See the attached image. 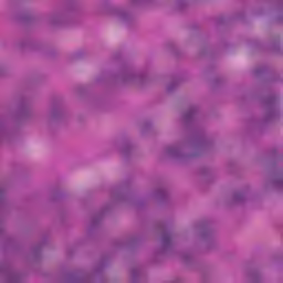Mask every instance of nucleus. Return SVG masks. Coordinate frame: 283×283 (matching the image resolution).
<instances>
[{
    "instance_id": "obj_1",
    "label": "nucleus",
    "mask_w": 283,
    "mask_h": 283,
    "mask_svg": "<svg viewBox=\"0 0 283 283\" xmlns=\"http://www.w3.org/2000/svg\"><path fill=\"white\" fill-rule=\"evenodd\" d=\"M200 106L193 104L181 115L180 123L185 135L181 139L165 146L164 156L175 163H187L191 158L202 156L216 146V137L202 127L198 114Z\"/></svg>"
},
{
    "instance_id": "obj_2",
    "label": "nucleus",
    "mask_w": 283,
    "mask_h": 283,
    "mask_svg": "<svg viewBox=\"0 0 283 283\" xmlns=\"http://www.w3.org/2000/svg\"><path fill=\"white\" fill-rule=\"evenodd\" d=\"M167 189L163 184L155 186L149 192L145 195L143 200L135 199L130 195L123 192V190L118 188H113L111 191V200L108 203L104 205L101 210H96L91 213L87 223H86V239L90 240L101 231V226L103 224V218L107 216L116 207V205L125 203L135 207L136 209H140L145 207L150 200H155V202H160L161 205L167 202Z\"/></svg>"
},
{
    "instance_id": "obj_3",
    "label": "nucleus",
    "mask_w": 283,
    "mask_h": 283,
    "mask_svg": "<svg viewBox=\"0 0 283 283\" xmlns=\"http://www.w3.org/2000/svg\"><path fill=\"white\" fill-rule=\"evenodd\" d=\"M185 240L188 244V252H181L179 258L186 264L193 262V254L213 251L218 247L216 234L207 219L193 221L186 230Z\"/></svg>"
},
{
    "instance_id": "obj_4",
    "label": "nucleus",
    "mask_w": 283,
    "mask_h": 283,
    "mask_svg": "<svg viewBox=\"0 0 283 283\" xmlns=\"http://www.w3.org/2000/svg\"><path fill=\"white\" fill-rule=\"evenodd\" d=\"M108 81L114 85H145L147 71L134 64H124L117 74L109 77V74L101 73L93 80V83L94 85H103Z\"/></svg>"
},
{
    "instance_id": "obj_5",
    "label": "nucleus",
    "mask_w": 283,
    "mask_h": 283,
    "mask_svg": "<svg viewBox=\"0 0 283 283\" xmlns=\"http://www.w3.org/2000/svg\"><path fill=\"white\" fill-rule=\"evenodd\" d=\"M261 107L263 111L262 118L251 122V127L258 132H263L269 123H273L282 116L280 95L272 90L268 91L266 95L261 98Z\"/></svg>"
},
{
    "instance_id": "obj_6",
    "label": "nucleus",
    "mask_w": 283,
    "mask_h": 283,
    "mask_svg": "<svg viewBox=\"0 0 283 283\" xmlns=\"http://www.w3.org/2000/svg\"><path fill=\"white\" fill-rule=\"evenodd\" d=\"M81 14V8L76 0H69L63 7L52 11L46 17V23L51 28H70L74 25Z\"/></svg>"
},
{
    "instance_id": "obj_7",
    "label": "nucleus",
    "mask_w": 283,
    "mask_h": 283,
    "mask_svg": "<svg viewBox=\"0 0 283 283\" xmlns=\"http://www.w3.org/2000/svg\"><path fill=\"white\" fill-rule=\"evenodd\" d=\"M157 233L161 235L160 247L155 250L150 258L153 264H160L166 258H174V255H176L174 233H171L163 222L157 224Z\"/></svg>"
},
{
    "instance_id": "obj_8",
    "label": "nucleus",
    "mask_w": 283,
    "mask_h": 283,
    "mask_svg": "<svg viewBox=\"0 0 283 283\" xmlns=\"http://www.w3.org/2000/svg\"><path fill=\"white\" fill-rule=\"evenodd\" d=\"M101 12L105 14V17H109L111 19H115L122 25H126V28H133L136 25V17L129 10V6H118L113 4L109 0H103L101 3Z\"/></svg>"
},
{
    "instance_id": "obj_9",
    "label": "nucleus",
    "mask_w": 283,
    "mask_h": 283,
    "mask_svg": "<svg viewBox=\"0 0 283 283\" xmlns=\"http://www.w3.org/2000/svg\"><path fill=\"white\" fill-rule=\"evenodd\" d=\"M111 149L117 151L124 160H132L136 151V147L127 135H120L111 142Z\"/></svg>"
},
{
    "instance_id": "obj_10",
    "label": "nucleus",
    "mask_w": 283,
    "mask_h": 283,
    "mask_svg": "<svg viewBox=\"0 0 283 283\" xmlns=\"http://www.w3.org/2000/svg\"><path fill=\"white\" fill-rule=\"evenodd\" d=\"M65 116V98L61 95H54L49 102L46 112L48 123H59Z\"/></svg>"
},
{
    "instance_id": "obj_11",
    "label": "nucleus",
    "mask_w": 283,
    "mask_h": 283,
    "mask_svg": "<svg viewBox=\"0 0 283 283\" xmlns=\"http://www.w3.org/2000/svg\"><path fill=\"white\" fill-rule=\"evenodd\" d=\"M262 187L263 191H283V169L280 166H272Z\"/></svg>"
},
{
    "instance_id": "obj_12",
    "label": "nucleus",
    "mask_w": 283,
    "mask_h": 283,
    "mask_svg": "<svg viewBox=\"0 0 283 283\" xmlns=\"http://www.w3.org/2000/svg\"><path fill=\"white\" fill-rule=\"evenodd\" d=\"M147 240V232H136L127 238L115 239L113 241V251H125V249H135V247H140L142 242Z\"/></svg>"
},
{
    "instance_id": "obj_13",
    "label": "nucleus",
    "mask_w": 283,
    "mask_h": 283,
    "mask_svg": "<svg viewBox=\"0 0 283 283\" xmlns=\"http://www.w3.org/2000/svg\"><path fill=\"white\" fill-rule=\"evenodd\" d=\"M0 280L6 283H22L23 275L12 265L10 259L0 260Z\"/></svg>"
},
{
    "instance_id": "obj_14",
    "label": "nucleus",
    "mask_w": 283,
    "mask_h": 283,
    "mask_svg": "<svg viewBox=\"0 0 283 283\" xmlns=\"http://www.w3.org/2000/svg\"><path fill=\"white\" fill-rule=\"evenodd\" d=\"M252 197L253 191L251 190V186H244L243 188L233 192L231 202L232 205H244V202L251 200Z\"/></svg>"
},
{
    "instance_id": "obj_15",
    "label": "nucleus",
    "mask_w": 283,
    "mask_h": 283,
    "mask_svg": "<svg viewBox=\"0 0 283 283\" xmlns=\"http://www.w3.org/2000/svg\"><path fill=\"white\" fill-rule=\"evenodd\" d=\"M48 244V234L42 235L40 242L35 243L30 251L32 262H41L43 260V247Z\"/></svg>"
},
{
    "instance_id": "obj_16",
    "label": "nucleus",
    "mask_w": 283,
    "mask_h": 283,
    "mask_svg": "<svg viewBox=\"0 0 283 283\" xmlns=\"http://www.w3.org/2000/svg\"><path fill=\"white\" fill-rule=\"evenodd\" d=\"M7 10H8V14L11 15L12 19L22 21L23 14L28 17V12L23 10V7L19 2H14V1L10 2Z\"/></svg>"
},
{
    "instance_id": "obj_17",
    "label": "nucleus",
    "mask_w": 283,
    "mask_h": 283,
    "mask_svg": "<svg viewBox=\"0 0 283 283\" xmlns=\"http://www.w3.org/2000/svg\"><path fill=\"white\" fill-rule=\"evenodd\" d=\"M15 46L22 52L32 51L36 49V41L32 36L25 35L15 42Z\"/></svg>"
},
{
    "instance_id": "obj_18",
    "label": "nucleus",
    "mask_w": 283,
    "mask_h": 283,
    "mask_svg": "<svg viewBox=\"0 0 283 283\" xmlns=\"http://www.w3.org/2000/svg\"><path fill=\"white\" fill-rule=\"evenodd\" d=\"M128 280L132 283L143 282L145 280V268L140 264H135L129 270Z\"/></svg>"
},
{
    "instance_id": "obj_19",
    "label": "nucleus",
    "mask_w": 283,
    "mask_h": 283,
    "mask_svg": "<svg viewBox=\"0 0 283 283\" xmlns=\"http://www.w3.org/2000/svg\"><path fill=\"white\" fill-rule=\"evenodd\" d=\"M33 113L32 109L30 108V105H28V101L25 98H22L19 101V106H18V118L20 120H28L32 118Z\"/></svg>"
},
{
    "instance_id": "obj_20",
    "label": "nucleus",
    "mask_w": 283,
    "mask_h": 283,
    "mask_svg": "<svg viewBox=\"0 0 283 283\" xmlns=\"http://www.w3.org/2000/svg\"><path fill=\"white\" fill-rule=\"evenodd\" d=\"M248 281L250 283H262L264 282V274L258 265L250 266L247 272Z\"/></svg>"
},
{
    "instance_id": "obj_21",
    "label": "nucleus",
    "mask_w": 283,
    "mask_h": 283,
    "mask_svg": "<svg viewBox=\"0 0 283 283\" xmlns=\"http://www.w3.org/2000/svg\"><path fill=\"white\" fill-rule=\"evenodd\" d=\"M182 81H185V77H182V76L172 77L166 84V88H165L166 94H168L169 96H171V94H176V92H178V87H180V84L182 83Z\"/></svg>"
},
{
    "instance_id": "obj_22",
    "label": "nucleus",
    "mask_w": 283,
    "mask_h": 283,
    "mask_svg": "<svg viewBox=\"0 0 283 283\" xmlns=\"http://www.w3.org/2000/svg\"><path fill=\"white\" fill-rule=\"evenodd\" d=\"M90 55V51L87 49H78L71 53L70 60L71 61H83V59H87Z\"/></svg>"
},
{
    "instance_id": "obj_23",
    "label": "nucleus",
    "mask_w": 283,
    "mask_h": 283,
    "mask_svg": "<svg viewBox=\"0 0 283 283\" xmlns=\"http://www.w3.org/2000/svg\"><path fill=\"white\" fill-rule=\"evenodd\" d=\"M10 136H12V130H10L6 123L0 122V143L1 140H10Z\"/></svg>"
},
{
    "instance_id": "obj_24",
    "label": "nucleus",
    "mask_w": 283,
    "mask_h": 283,
    "mask_svg": "<svg viewBox=\"0 0 283 283\" xmlns=\"http://www.w3.org/2000/svg\"><path fill=\"white\" fill-rule=\"evenodd\" d=\"M151 129H154V122H151V119L144 120L140 126V132L143 134V136H147V134H149V132H151Z\"/></svg>"
},
{
    "instance_id": "obj_25",
    "label": "nucleus",
    "mask_w": 283,
    "mask_h": 283,
    "mask_svg": "<svg viewBox=\"0 0 283 283\" xmlns=\"http://www.w3.org/2000/svg\"><path fill=\"white\" fill-rule=\"evenodd\" d=\"M269 67L266 65H260L256 66L253 71L252 74L253 76H255L256 78H260V76H263L264 74H266Z\"/></svg>"
},
{
    "instance_id": "obj_26",
    "label": "nucleus",
    "mask_w": 283,
    "mask_h": 283,
    "mask_svg": "<svg viewBox=\"0 0 283 283\" xmlns=\"http://www.w3.org/2000/svg\"><path fill=\"white\" fill-rule=\"evenodd\" d=\"M275 21H279L280 23H283V0L279 4L275 11Z\"/></svg>"
},
{
    "instance_id": "obj_27",
    "label": "nucleus",
    "mask_w": 283,
    "mask_h": 283,
    "mask_svg": "<svg viewBox=\"0 0 283 283\" xmlns=\"http://www.w3.org/2000/svg\"><path fill=\"white\" fill-rule=\"evenodd\" d=\"M166 48L171 54H178V46H176V42H167Z\"/></svg>"
},
{
    "instance_id": "obj_28",
    "label": "nucleus",
    "mask_w": 283,
    "mask_h": 283,
    "mask_svg": "<svg viewBox=\"0 0 283 283\" xmlns=\"http://www.w3.org/2000/svg\"><path fill=\"white\" fill-rule=\"evenodd\" d=\"M270 154H271V157L274 160H281L282 159V154L280 153V148H272Z\"/></svg>"
},
{
    "instance_id": "obj_29",
    "label": "nucleus",
    "mask_w": 283,
    "mask_h": 283,
    "mask_svg": "<svg viewBox=\"0 0 283 283\" xmlns=\"http://www.w3.org/2000/svg\"><path fill=\"white\" fill-rule=\"evenodd\" d=\"M91 106L94 109H101V107H103V99L102 98H95L91 102Z\"/></svg>"
},
{
    "instance_id": "obj_30",
    "label": "nucleus",
    "mask_w": 283,
    "mask_h": 283,
    "mask_svg": "<svg viewBox=\"0 0 283 283\" xmlns=\"http://www.w3.org/2000/svg\"><path fill=\"white\" fill-rule=\"evenodd\" d=\"M130 6L138 7L145 6V3H151V0H128Z\"/></svg>"
},
{
    "instance_id": "obj_31",
    "label": "nucleus",
    "mask_w": 283,
    "mask_h": 283,
    "mask_svg": "<svg viewBox=\"0 0 283 283\" xmlns=\"http://www.w3.org/2000/svg\"><path fill=\"white\" fill-rule=\"evenodd\" d=\"M201 176H212L213 170L207 166L200 168Z\"/></svg>"
},
{
    "instance_id": "obj_32",
    "label": "nucleus",
    "mask_w": 283,
    "mask_h": 283,
    "mask_svg": "<svg viewBox=\"0 0 283 283\" xmlns=\"http://www.w3.org/2000/svg\"><path fill=\"white\" fill-rule=\"evenodd\" d=\"M175 4L178 10H185L187 8V1L185 0H175Z\"/></svg>"
},
{
    "instance_id": "obj_33",
    "label": "nucleus",
    "mask_w": 283,
    "mask_h": 283,
    "mask_svg": "<svg viewBox=\"0 0 283 283\" xmlns=\"http://www.w3.org/2000/svg\"><path fill=\"white\" fill-rule=\"evenodd\" d=\"M7 72H8V66H6V64L0 62V77L6 76Z\"/></svg>"
},
{
    "instance_id": "obj_34",
    "label": "nucleus",
    "mask_w": 283,
    "mask_h": 283,
    "mask_svg": "<svg viewBox=\"0 0 283 283\" xmlns=\"http://www.w3.org/2000/svg\"><path fill=\"white\" fill-rule=\"evenodd\" d=\"M220 46L222 48V50H224V48H227V42L224 40H222L220 42Z\"/></svg>"
},
{
    "instance_id": "obj_35",
    "label": "nucleus",
    "mask_w": 283,
    "mask_h": 283,
    "mask_svg": "<svg viewBox=\"0 0 283 283\" xmlns=\"http://www.w3.org/2000/svg\"><path fill=\"white\" fill-rule=\"evenodd\" d=\"M207 52V49H201L200 51H199V54H200V56H205V53Z\"/></svg>"
},
{
    "instance_id": "obj_36",
    "label": "nucleus",
    "mask_w": 283,
    "mask_h": 283,
    "mask_svg": "<svg viewBox=\"0 0 283 283\" xmlns=\"http://www.w3.org/2000/svg\"><path fill=\"white\" fill-rule=\"evenodd\" d=\"M277 50H280V43H279V42H276V43L274 44V51L277 52Z\"/></svg>"
},
{
    "instance_id": "obj_37",
    "label": "nucleus",
    "mask_w": 283,
    "mask_h": 283,
    "mask_svg": "<svg viewBox=\"0 0 283 283\" xmlns=\"http://www.w3.org/2000/svg\"><path fill=\"white\" fill-rule=\"evenodd\" d=\"M202 279H203V282H207V274H203Z\"/></svg>"
},
{
    "instance_id": "obj_38",
    "label": "nucleus",
    "mask_w": 283,
    "mask_h": 283,
    "mask_svg": "<svg viewBox=\"0 0 283 283\" xmlns=\"http://www.w3.org/2000/svg\"><path fill=\"white\" fill-rule=\"evenodd\" d=\"M114 56H115V59H118L120 56V54L115 53Z\"/></svg>"
},
{
    "instance_id": "obj_39",
    "label": "nucleus",
    "mask_w": 283,
    "mask_h": 283,
    "mask_svg": "<svg viewBox=\"0 0 283 283\" xmlns=\"http://www.w3.org/2000/svg\"><path fill=\"white\" fill-rule=\"evenodd\" d=\"M217 83H222V78H218V80H217Z\"/></svg>"
},
{
    "instance_id": "obj_40",
    "label": "nucleus",
    "mask_w": 283,
    "mask_h": 283,
    "mask_svg": "<svg viewBox=\"0 0 283 283\" xmlns=\"http://www.w3.org/2000/svg\"><path fill=\"white\" fill-rule=\"evenodd\" d=\"M60 218H61V220H63V213H60Z\"/></svg>"
}]
</instances>
